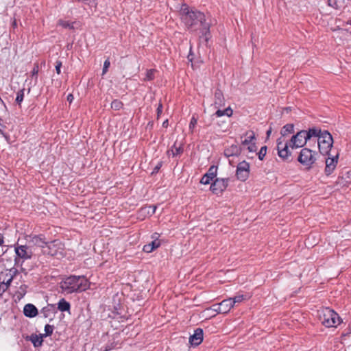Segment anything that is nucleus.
<instances>
[{"instance_id":"18","label":"nucleus","mask_w":351,"mask_h":351,"mask_svg":"<svg viewBox=\"0 0 351 351\" xmlns=\"http://www.w3.org/2000/svg\"><path fill=\"white\" fill-rule=\"evenodd\" d=\"M37 308L32 304H25L23 308L24 315L29 318L36 317L38 315Z\"/></svg>"},{"instance_id":"50","label":"nucleus","mask_w":351,"mask_h":351,"mask_svg":"<svg viewBox=\"0 0 351 351\" xmlns=\"http://www.w3.org/2000/svg\"><path fill=\"white\" fill-rule=\"evenodd\" d=\"M3 237L2 234H0V246H1L3 244Z\"/></svg>"},{"instance_id":"21","label":"nucleus","mask_w":351,"mask_h":351,"mask_svg":"<svg viewBox=\"0 0 351 351\" xmlns=\"http://www.w3.org/2000/svg\"><path fill=\"white\" fill-rule=\"evenodd\" d=\"M294 133V125L293 123H287L285 125L281 130H280V134L281 136L280 138H282L283 139H285V137L289 134Z\"/></svg>"},{"instance_id":"15","label":"nucleus","mask_w":351,"mask_h":351,"mask_svg":"<svg viewBox=\"0 0 351 351\" xmlns=\"http://www.w3.org/2000/svg\"><path fill=\"white\" fill-rule=\"evenodd\" d=\"M184 152L183 145L182 143H178L176 141L173 145L171 146V149H169L167 154L168 156H172L173 157H177L180 156Z\"/></svg>"},{"instance_id":"1","label":"nucleus","mask_w":351,"mask_h":351,"mask_svg":"<svg viewBox=\"0 0 351 351\" xmlns=\"http://www.w3.org/2000/svg\"><path fill=\"white\" fill-rule=\"evenodd\" d=\"M182 21L187 29L191 31L200 29L206 40L210 35V25L206 23L205 14L196 9L189 7L186 3H182L180 10Z\"/></svg>"},{"instance_id":"23","label":"nucleus","mask_w":351,"mask_h":351,"mask_svg":"<svg viewBox=\"0 0 351 351\" xmlns=\"http://www.w3.org/2000/svg\"><path fill=\"white\" fill-rule=\"evenodd\" d=\"M58 310L62 312H69L71 309V304L64 298H62L58 302Z\"/></svg>"},{"instance_id":"4","label":"nucleus","mask_w":351,"mask_h":351,"mask_svg":"<svg viewBox=\"0 0 351 351\" xmlns=\"http://www.w3.org/2000/svg\"><path fill=\"white\" fill-rule=\"evenodd\" d=\"M318 313L319 320L326 327H337L341 322L339 315L328 307L322 308Z\"/></svg>"},{"instance_id":"35","label":"nucleus","mask_w":351,"mask_h":351,"mask_svg":"<svg viewBox=\"0 0 351 351\" xmlns=\"http://www.w3.org/2000/svg\"><path fill=\"white\" fill-rule=\"evenodd\" d=\"M212 181H213V180L212 178H210V176L204 174L201 180H200V183L202 184H210Z\"/></svg>"},{"instance_id":"19","label":"nucleus","mask_w":351,"mask_h":351,"mask_svg":"<svg viewBox=\"0 0 351 351\" xmlns=\"http://www.w3.org/2000/svg\"><path fill=\"white\" fill-rule=\"evenodd\" d=\"M306 138L308 141L311 140L313 137H316L317 139L323 134V131L318 128H309L308 130H304Z\"/></svg>"},{"instance_id":"16","label":"nucleus","mask_w":351,"mask_h":351,"mask_svg":"<svg viewBox=\"0 0 351 351\" xmlns=\"http://www.w3.org/2000/svg\"><path fill=\"white\" fill-rule=\"evenodd\" d=\"M241 149L237 145L232 144L225 148L223 151L224 156L227 158L230 156H237L241 154Z\"/></svg>"},{"instance_id":"12","label":"nucleus","mask_w":351,"mask_h":351,"mask_svg":"<svg viewBox=\"0 0 351 351\" xmlns=\"http://www.w3.org/2000/svg\"><path fill=\"white\" fill-rule=\"evenodd\" d=\"M338 158V154H336L335 156H333L332 157L328 156V158H326V167L324 172L327 176L331 175L333 173L334 170L337 167Z\"/></svg>"},{"instance_id":"6","label":"nucleus","mask_w":351,"mask_h":351,"mask_svg":"<svg viewBox=\"0 0 351 351\" xmlns=\"http://www.w3.org/2000/svg\"><path fill=\"white\" fill-rule=\"evenodd\" d=\"M43 254L62 258L65 255L64 245L58 239L48 242L47 247L43 249Z\"/></svg>"},{"instance_id":"56","label":"nucleus","mask_w":351,"mask_h":351,"mask_svg":"<svg viewBox=\"0 0 351 351\" xmlns=\"http://www.w3.org/2000/svg\"><path fill=\"white\" fill-rule=\"evenodd\" d=\"M145 210H146V208H142V209L141 210V212H142V213H143V212H145Z\"/></svg>"},{"instance_id":"46","label":"nucleus","mask_w":351,"mask_h":351,"mask_svg":"<svg viewBox=\"0 0 351 351\" xmlns=\"http://www.w3.org/2000/svg\"><path fill=\"white\" fill-rule=\"evenodd\" d=\"M193 52H192V48L191 47V49H190V51H189V53L188 57H187V59H188V60H189V62H192V61H193Z\"/></svg>"},{"instance_id":"5","label":"nucleus","mask_w":351,"mask_h":351,"mask_svg":"<svg viewBox=\"0 0 351 351\" xmlns=\"http://www.w3.org/2000/svg\"><path fill=\"white\" fill-rule=\"evenodd\" d=\"M318 156V153L316 151L304 147L300 150L298 157V161L304 166L306 169L310 170L316 162Z\"/></svg>"},{"instance_id":"41","label":"nucleus","mask_w":351,"mask_h":351,"mask_svg":"<svg viewBox=\"0 0 351 351\" xmlns=\"http://www.w3.org/2000/svg\"><path fill=\"white\" fill-rule=\"evenodd\" d=\"M247 149L249 150L250 152H256V149H257V147L256 146L255 143L254 142V143L248 145H247Z\"/></svg>"},{"instance_id":"52","label":"nucleus","mask_w":351,"mask_h":351,"mask_svg":"<svg viewBox=\"0 0 351 351\" xmlns=\"http://www.w3.org/2000/svg\"><path fill=\"white\" fill-rule=\"evenodd\" d=\"M271 132V129L270 128V129H269V130H267V136H269L270 135Z\"/></svg>"},{"instance_id":"3","label":"nucleus","mask_w":351,"mask_h":351,"mask_svg":"<svg viewBox=\"0 0 351 351\" xmlns=\"http://www.w3.org/2000/svg\"><path fill=\"white\" fill-rule=\"evenodd\" d=\"M89 286L88 280L84 276H70L61 282V288L67 293L84 291Z\"/></svg>"},{"instance_id":"9","label":"nucleus","mask_w":351,"mask_h":351,"mask_svg":"<svg viewBox=\"0 0 351 351\" xmlns=\"http://www.w3.org/2000/svg\"><path fill=\"white\" fill-rule=\"evenodd\" d=\"M230 178H215L211 183L210 190L215 195H219L227 189Z\"/></svg>"},{"instance_id":"49","label":"nucleus","mask_w":351,"mask_h":351,"mask_svg":"<svg viewBox=\"0 0 351 351\" xmlns=\"http://www.w3.org/2000/svg\"><path fill=\"white\" fill-rule=\"evenodd\" d=\"M77 1L84 2V3L89 5L91 3L92 0H78Z\"/></svg>"},{"instance_id":"53","label":"nucleus","mask_w":351,"mask_h":351,"mask_svg":"<svg viewBox=\"0 0 351 351\" xmlns=\"http://www.w3.org/2000/svg\"><path fill=\"white\" fill-rule=\"evenodd\" d=\"M156 206H153V209H152V215H153V214L155 213V211H156Z\"/></svg>"},{"instance_id":"29","label":"nucleus","mask_w":351,"mask_h":351,"mask_svg":"<svg viewBox=\"0 0 351 351\" xmlns=\"http://www.w3.org/2000/svg\"><path fill=\"white\" fill-rule=\"evenodd\" d=\"M123 106V102L119 99H114L111 103V108L114 110H119Z\"/></svg>"},{"instance_id":"34","label":"nucleus","mask_w":351,"mask_h":351,"mask_svg":"<svg viewBox=\"0 0 351 351\" xmlns=\"http://www.w3.org/2000/svg\"><path fill=\"white\" fill-rule=\"evenodd\" d=\"M267 153V146H263L256 154L259 160H263Z\"/></svg>"},{"instance_id":"38","label":"nucleus","mask_w":351,"mask_h":351,"mask_svg":"<svg viewBox=\"0 0 351 351\" xmlns=\"http://www.w3.org/2000/svg\"><path fill=\"white\" fill-rule=\"evenodd\" d=\"M110 60H109V58H107L104 62V66H103V69H102V75H103L107 73L108 68L110 67Z\"/></svg>"},{"instance_id":"37","label":"nucleus","mask_w":351,"mask_h":351,"mask_svg":"<svg viewBox=\"0 0 351 351\" xmlns=\"http://www.w3.org/2000/svg\"><path fill=\"white\" fill-rule=\"evenodd\" d=\"M328 5L330 7H332L336 10H338L340 8V6L339 5V2L337 0H328Z\"/></svg>"},{"instance_id":"33","label":"nucleus","mask_w":351,"mask_h":351,"mask_svg":"<svg viewBox=\"0 0 351 351\" xmlns=\"http://www.w3.org/2000/svg\"><path fill=\"white\" fill-rule=\"evenodd\" d=\"M197 118L195 115H193L191 119V121H190L189 127V130L191 132H193L195 125H197Z\"/></svg>"},{"instance_id":"43","label":"nucleus","mask_w":351,"mask_h":351,"mask_svg":"<svg viewBox=\"0 0 351 351\" xmlns=\"http://www.w3.org/2000/svg\"><path fill=\"white\" fill-rule=\"evenodd\" d=\"M61 66H62V62L61 61L58 60L56 62V71L58 74H60L61 73Z\"/></svg>"},{"instance_id":"32","label":"nucleus","mask_w":351,"mask_h":351,"mask_svg":"<svg viewBox=\"0 0 351 351\" xmlns=\"http://www.w3.org/2000/svg\"><path fill=\"white\" fill-rule=\"evenodd\" d=\"M53 329H54L53 326L50 325V324H46L45 326V333L44 335H43V337H46L51 336L53 333Z\"/></svg>"},{"instance_id":"51","label":"nucleus","mask_w":351,"mask_h":351,"mask_svg":"<svg viewBox=\"0 0 351 351\" xmlns=\"http://www.w3.org/2000/svg\"><path fill=\"white\" fill-rule=\"evenodd\" d=\"M162 126L164 128H167V126H168V119H166L165 121H163Z\"/></svg>"},{"instance_id":"2","label":"nucleus","mask_w":351,"mask_h":351,"mask_svg":"<svg viewBox=\"0 0 351 351\" xmlns=\"http://www.w3.org/2000/svg\"><path fill=\"white\" fill-rule=\"evenodd\" d=\"M308 140L306 138L304 130L298 132L293 134L289 140L278 138L277 140L278 155L284 160H287L291 156L289 147L292 149L297 148H304Z\"/></svg>"},{"instance_id":"28","label":"nucleus","mask_w":351,"mask_h":351,"mask_svg":"<svg viewBox=\"0 0 351 351\" xmlns=\"http://www.w3.org/2000/svg\"><path fill=\"white\" fill-rule=\"evenodd\" d=\"M156 72V70L153 69L147 70L143 81H152L155 77Z\"/></svg>"},{"instance_id":"30","label":"nucleus","mask_w":351,"mask_h":351,"mask_svg":"<svg viewBox=\"0 0 351 351\" xmlns=\"http://www.w3.org/2000/svg\"><path fill=\"white\" fill-rule=\"evenodd\" d=\"M24 91L25 89H21L16 93V102L17 104L21 105L22 101H23L24 98Z\"/></svg>"},{"instance_id":"10","label":"nucleus","mask_w":351,"mask_h":351,"mask_svg":"<svg viewBox=\"0 0 351 351\" xmlns=\"http://www.w3.org/2000/svg\"><path fill=\"white\" fill-rule=\"evenodd\" d=\"M250 164L245 160L240 162L236 170V176L240 181L245 182L247 180L250 176Z\"/></svg>"},{"instance_id":"44","label":"nucleus","mask_w":351,"mask_h":351,"mask_svg":"<svg viewBox=\"0 0 351 351\" xmlns=\"http://www.w3.org/2000/svg\"><path fill=\"white\" fill-rule=\"evenodd\" d=\"M162 108H163L162 104L161 101H160V102L158 105V107H157V110H156L158 118L160 116V114L162 112Z\"/></svg>"},{"instance_id":"14","label":"nucleus","mask_w":351,"mask_h":351,"mask_svg":"<svg viewBox=\"0 0 351 351\" xmlns=\"http://www.w3.org/2000/svg\"><path fill=\"white\" fill-rule=\"evenodd\" d=\"M204 332L200 328H197L194 330L193 335H191L189 342L193 346H199L203 341Z\"/></svg>"},{"instance_id":"13","label":"nucleus","mask_w":351,"mask_h":351,"mask_svg":"<svg viewBox=\"0 0 351 351\" xmlns=\"http://www.w3.org/2000/svg\"><path fill=\"white\" fill-rule=\"evenodd\" d=\"M29 242L34 245L40 247L43 254V249H45V247H47L48 243V242L45 241V237L43 234L29 236Z\"/></svg>"},{"instance_id":"11","label":"nucleus","mask_w":351,"mask_h":351,"mask_svg":"<svg viewBox=\"0 0 351 351\" xmlns=\"http://www.w3.org/2000/svg\"><path fill=\"white\" fill-rule=\"evenodd\" d=\"M232 307L233 305L230 298L223 300L220 303L213 305V309L215 311H216L217 313L223 314L228 313Z\"/></svg>"},{"instance_id":"17","label":"nucleus","mask_w":351,"mask_h":351,"mask_svg":"<svg viewBox=\"0 0 351 351\" xmlns=\"http://www.w3.org/2000/svg\"><path fill=\"white\" fill-rule=\"evenodd\" d=\"M214 106L215 108H219L225 105V99L222 91L219 88H217L214 95Z\"/></svg>"},{"instance_id":"24","label":"nucleus","mask_w":351,"mask_h":351,"mask_svg":"<svg viewBox=\"0 0 351 351\" xmlns=\"http://www.w3.org/2000/svg\"><path fill=\"white\" fill-rule=\"evenodd\" d=\"M160 245V243L159 241L154 240L152 241L150 243L146 244L143 246V250L145 252L150 253L154 250L158 248Z\"/></svg>"},{"instance_id":"55","label":"nucleus","mask_w":351,"mask_h":351,"mask_svg":"<svg viewBox=\"0 0 351 351\" xmlns=\"http://www.w3.org/2000/svg\"><path fill=\"white\" fill-rule=\"evenodd\" d=\"M12 25H13V27H16V21H14V22L12 23Z\"/></svg>"},{"instance_id":"20","label":"nucleus","mask_w":351,"mask_h":351,"mask_svg":"<svg viewBox=\"0 0 351 351\" xmlns=\"http://www.w3.org/2000/svg\"><path fill=\"white\" fill-rule=\"evenodd\" d=\"M55 313H56L55 304H48L47 306L43 307L40 311V314L43 315V316L45 318L50 317V319H52L51 317Z\"/></svg>"},{"instance_id":"47","label":"nucleus","mask_w":351,"mask_h":351,"mask_svg":"<svg viewBox=\"0 0 351 351\" xmlns=\"http://www.w3.org/2000/svg\"><path fill=\"white\" fill-rule=\"evenodd\" d=\"M73 100V95L72 94H69L67 96V101L69 103H71Z\"/></svg>"},{"instance_id":"48","label":"nucleus","mask_w":351,"mask_h":351,"mask_svg":"<svg viewBox=\"0 0 351 351\" xmlns=\"http://www.w3.org/2000/svg\"><path fill=\"white\" fill-rule=\"evenodd\" d=\"M0 134H2L7 140L9 138V136L5 134L1 129H0Z\"/></svg>"},{"instance_id":"25","label":"nucleus","mask_w":351,"mask_h":351,"mask_svg":"<svg viewBox=\"0 0 351 351\" xmlns=\"http://www.w3.org/2000/svg\"><path fill=\"white\" fill-rule=\"evenodd\" d=\"M43 337H44L43 335H37L33 334L29 337V340L33 343L34 346L37 348V347H40L42 346L43 341Z\"/></svg>"},{"instance_id":"39","label":"nucleus","mask_w":351,"mask_h":351,"mask_svg":"<svg viewBox=\"0 0 351 351\" xmlns=\"http://www.w3.org/2000/svg\"><path fill=\"white\" fill-rule=\"evenodd\" d=\"M38 71H39L38 64H35L34 66V68H33V69L32 71V77L35 76L36 77V80L38 77Z\"/></svg>"},{"instance_id":"36","label":"nucleus","mask_w":351,"mask_h":351,"mask_svg":"<svg viewBox=\"0 0 351 351\" xmlns=\"http://www.w3.org/2000/svg\"><path fill=\"white\" fill-rule=\"evenodd\" d=\"M13 280V277L12 276H10L7 280L6 282H3L2 284H3V287H2V291L4 292L5 291H6L8 289V288L10 287L12 281Z\"/></svg>"},{"instance_id":"31","label":"nucleus","mask_w":351,"mask_h":351,"mask_svg":"<svg viewBox=\"0 0 351 351\" xmlns=\"http://www.w3.org/2000/svg\"><path fill=\"white\" fill-rule=\"evenodd\" d=\"M217 169L215 166H211L210 167L208 171L205 174L210 176V178L214 180V178H215L217 176Z\"/></svg>"},{"instance_id":"7","label":"nucleus","mask_w":351,"mask_h":351,"mask_svg":"<svg viewBox=\"0 0 351 351\" xmlns=\"http://www.w3.org/2000/svg\"><path fill=\"white\" fill-rule=\"evenodd\" d=\"M14 265L16 267L22 266L25 261L30 259L32 256L31 249L25 245H17L15 247Z\"/></svg>"},{"instance_id":"26","label":"nucleus","mask_w":351,"mask_h":351,"mask_svg":"<svg viewBox=\"0 0 351 351\" xmlns=\"http://www.w3.org/2000/svg\"><path fill=\"white\" fill-rule=\"evenodd\" d=\"M246 138L245 140L242 141L241 144L243 145H248L253 142V141L255 139V134L253 131H247L245 133Z\"/></svg>"},{"instance_id":"22","label":"nucleus","mask_w":351,"mask_h":351,"mask_svg":"<svg viewBox=\"0 0 351 351\" xmlns=\"http://www.w3.org/2000/svg\"><path fill=\"white\" fill-rule=\"evenodd\" d=\"M250 298H251V295L249 293H246V294L238 293L234 297L230 298V300H232V303L234 306L236 304L241 303V302H243L244 300H247Z\"/></svg>"},{"instance_id":"54","label":"nucleus","mask_w":351,"mask_h":351,"mask_svg":"<svg viewBox=\"0 0 351 351\" xmlns=\"http://www.w3.org/2000/svg\"><path fill=\"white\" fill-rule=\"evenodd\" d=\"M348 332H351V324H350L348 326Z\"/></svg>"},{"instance_id":"27","label":"nucleus","mask_w":351,"mask_h":351,"mask_svg":"<svg viewBox=\"0 0 351 351\" xmlns=\"http://www.w3.org/2000/svg\"><path fill=\"white\" fill-rule=\"evenodd\" d=\"M75 22H71L69 21H64L63 19H59L57 22L58 26H61L64 29H74V24Z\"/></svg>"},{"instance_id":"8","label":"nucleus","mask_w":351,"mask_h":351,"mask_svg":"<svg viewBox=\"0 0 351 351\" xmlns=\"http://www.w3.org/2000/svg\"><path fill=\"white\" fill-rule=\"evenodd\" d=\"M317 144L319 152L322 154L329 155V152L333 145V138L332 135L326 130L323 131V134L317 139Z\"/></svg>"},{"instance_id":"40","label":"nucleus","mask_w":351,"mask_h":351,"mask_svg":"<svg viewBox=\"0 0 351 351\" xmlns=\"http://www.w3.org/2000/svg\"><path fill=\"white\" fill-rule=\"evenodd\" d=\"M162 161L158 162V164L154 167V168L152 172V175L157 173L159 171V170L160 169V168L162 167Z\"/></svg>"},{"instance_id":"42","label":"nucleus","mask_w":351,"mask_h":351,"mask_svg":"<svg viewBox=\"0 0 351 351\" xmlns=\"http://www.w3.org/2000/svg\"><path fill=\"white\" fill-rule=\"evenodd\" d=\"M213 116H215L217 117L225 116L224 110H220L218 108V110L213 114Z\"/></svg>"},{"instance_id":"45","label":"nucleus","mask_w":351,"mask_h":351,"mask_svg":"<svg viewBox=\"0 0 351 351\" xmlns=\"http://www.w3.org/2000/svg\"><path fill=\"white\" fill-rule=\"evenodd\" d=\"M224 112L226 116L230 117L232 115L233 111L232 108L229 106L224 109Z\"/></svg>"}]
</instances>
